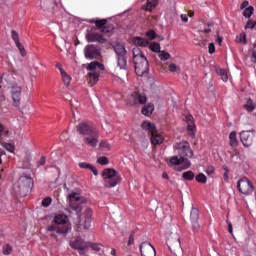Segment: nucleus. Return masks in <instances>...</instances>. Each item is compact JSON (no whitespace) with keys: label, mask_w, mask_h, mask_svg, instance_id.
<instances>
[{"label":"nucleus","mask_w":256,"mask_h":256,"mask_svg":"<svg viewBox=\"0 0 256 256\" xmlns=\"http://www.w3.org/2000/svg\"><path fill=\"white\" fill-rule=\"evenodd\" d=\"M90 171H92L93 175H95V176L99 175V172H97V169H95L94 166H92V168H90Z\"/></svg>","instance_id":"63"},{"label":"nucleus","mask_w":256,"mask_h":256,"mask_svg":"<svg viewBox=\"0 0 256 256\" xmlns=\"http://www.w3.org/2000/svg\"><path fill=\"white\" fill-rule=\"evenodd\" d=\"M102 33H104V35H107V33H109V28H107V27H104V28H102Z\"/></svg>","instance_id":"64"},{"label":"nucleus","mask_w":256,"mask_h":256,"mask_svg":"<svg viewBox=\"0 0 256 256\" xmlns=\"http://www.w3.org/2000/svg\"><path fill=\"white\" fill-rule=\"evenodd\" d=\"M87 69L89 70V82L92 85H95V83L99 81L101 71H105V66L97 61H94L87 66Z\"/></svg>","instance_id":"7"},{"label":"nucleus","mask_w":256,"mask_h":256,"mask_svg":"<svg viewBox=\"0 0 256 256\" xmlns=\"http://www.w3.org/2000/svg\"><path fill=\"white\" fill-rule=\"evenodd\" d=\"M99 146L103 149H111V144L107 141H101Z\"/></svg>","instance_id":"47"},{"label":"nucleus","mask_w":256,"mask_h":256,"mask_svg":"<svg viewBox=\"0 0 256 256\" xmlns=\"http://www.w3.org/2000/svg\"><path fill=\"white\" fill-rule=\"evenodd\" d=\"M97 163H99V165H108L109 159L105 156H102L98 158Z\"/></svg>","instance_id":"40"},{"label":"nucleus","mask_w":256,"mask_h":256,"mask_svg":"<svg viewBox=\"0 0 256 256\" xmlns=\"http://www.w3.org/2000/svg\"><path fill=\"white\" fill-rule=\"evenodd\" d=\"M251 61H252V63H256V50L252 51Z\"/></svg>","instance_id":"58"},{"label":"nucleus","mask_w":256,"mask_h":256,"mask_svg":"<svg viewBox=\"0 0 256 256\" xmlns=\"http://www.w3.org/2000/svg\"><path fill=\"white\" fill-rule=\"evenodd\" d=\"M195 179L198 183H207V176H205V174L203 173H199L198 175H196Z\"/></svg>","instance_id":"37"},{"label":"nucleus","mask_w":256,"mask_h":256,"mask_svg":"<svg viewBox=\"0 0 256 256\" xmlns=\"http://www.w3.org/2000/svg\"><path fill=\"white\" fill-rule=\"evenodd\" d=\"M208 52L210 53V55H213V53H215V44L214 43H210L208 45Z\"/></svg>","instance_id":"51"},{"label":"nucleus","mask_w":256,"mask_h":256,"mask_svg":"<svg viewBox=\"0 0 256 256\" xmlns=\"http://www.w3.org/2000/svg\"><path fill=\"white\" fill-rule=\"evenodd\" d=\"M240 141L244 147H251V145H253V135L251 131H242L240 133Z\"/></svg>","instance_id":"17"},{"label":"nucleus","mask_w":256,"mask_h":256,"mask_svg":"<svg viewBox=\"0 0 256 256\" xmlns=\"http://www.w3.org/2000/svg\"><path fill=\"white\" fill-rule=\"evenodd\" d=\"M247 7H249V1H244V2L240 5V9H247Z\"/></svg>","instance_id":"57"},{"label":"nucleus","mask_w":256,"mask_h":256,"mask_svg":"<svg viewBox=\"0 0 256 256\" xmlns=\"http://www.w3.org/2000/svg\"><path fill=\"white\" fill-rule=\"evenodd\" d=\"M237 187L239 193L246 196L253 195V192L255 191V186H253V183L245 177L237 182Z\"/></svg>","instance_id":"8"},{"label":"nucleus","mask_w":256,"mask_h":256,"mask_svg":"<svg viewBox=\"0 0 256 256\" xmlns=\"http://www.w3.org/2000/svg\"><path fill=\"white\" fill-rule=\"evenodd\" d=\"M78 133L83 136V141L88 147H97L99 144V131L91 123L82 122L76 127Z\"/></svg>","instance_id":"2"},{"label":"nucleus","mask_w":256,"mask_h":256,"mask_svg":"<svg viewBox=\"0 0 256 256\" xmlns=\"http://www.w3.org/2000/svg\"><path fill=\"white\" fill-rule=\"evenodd\" d=\"M239 41H240V43H243L244 45H247V35L240 34Z\"/></svg>","instance_id":"50"},{"label":"nucleus","mask_w":256,"mask_h":256,"mask_svg":"<svg viewBox=\"0 0 256 256\" xmlns=\"http://www.w3.org/2000/svg\"><path fill=\"white\" fill-rule=\"evenodd\" d=\"M88 43H107V39L99 32H90L86 35Z\"/></svg>","instance_id":"16"},{"label":"nucleus","mask_w":256,"mask_h":256,"mask_svg":"<svg viewBox=\"0 0 256 256\" xmlns=\"http://www.w3.org/2000/svg\"><path fill=\"white\" fill-rule=\"evenodd\" d=\"M70 247L78 251L80 255H85V252L89 249V243L85 242L83 238L77 237L75 240L70 242Z\"/></svg>","instance_id":"11"},{"label":"nucleus","mask_w":256,"mask_h":256,"mask_svg":"<svg viewBox=\"0 0 256 256\" xmlns=\"http://www.w3.org/2000/svg\"><path fill=\"white\" fill-rule=\"evenodd\" d=\"M132 55L135 73L138 77H143V75L149 72V61L147 57H145V54H143V51L139 47L132 49Z\"/></svg>","instance_id":"4"},{"label":"nucleus","mask_w":256,"mask_h":256,"mask_svg":"<svg viewBox=\"0 0 256 256\" xmlns=\"http://www.w3.org/2000/svg\"><path fill=\"white\" fill-rule=\"evenodd\" d=\"M13 137H15V133L0 124V139H13Z\"/></svg>","instance_id":"21"},{"label":"nucleus","mask_w":256,"mask_h":256,"mask_svg":"<svg viewBox=\"0 0 256 256\" xmlns=\"http://www.w3.org/2000/svg\"><path fill=\"white\" fill-rule=\"evenodd\" d=\"M211 27H213V23H208V28L204 29V33H211Z\"/></svg>","instance_id":"59"},{"label":"nucleus","mask_w":256,"mask_h":256,"mask_svg":"<svg viewBox=\"0 0 256 256\" xmlns=\"http://www.w3.org/2000/svg\"><path fill=\"white\" fill-rule=\"evenodd\" d=\"M157 0H147L146 5L142 6V9L144 11H153V9H155V7H157Z\"/></svg>","instance_id":"26"},{"label":"nucleus","mask_w":256,"mask_h":256,"mask_svg":"<svg viewBox=\"0 0 256 256\" xmlns=\"http://www.w3.org/2000/svg\"><path fill=\"white\" fill-rule=\"evenodd\" d=\"M33 188V179L30 176H21L17 185L14 186L16 195L25 197L29 191Z\"/></svg>","instance_id":"6"},{"label":"nucleus","mask_w":256,"mask_h":256,"mask_svg":"<svg viewBox=\"0 0 256 256\" xmlns=\"http://www.w3.org/2000/svg\"><path fill=\"white\" fill-rule=\"evenodd\" d=\"M154 111H155V105L148 103L145 106H143L142 115H145L146 117H151Z\"/></svg>","instance_id":"24"},{"label":"nucleus","mask_w":256,"mask_h":256,"mask_svg":"<svg viewBox=\"0 0 256 256\" xmlns=\"http://www.w3.org/2000/svg\"><path fill=\"white\" fill-rule=\"evenodd\" d=\"M11 37L12 40L14 41L15 45H20L21 42L19 41V33H17V31L12 30L11 31Z\"/></svg>","instance_id":"38"},{"label":"nucleus","mask_w":256,"mask_h":256,"mask_svg":"<svg viewBox=\"0 0 256 256\" xmlns=\"http://www.w3.org/2000/svg\"><path fill=\"white\" fill-rule=\"evenodd\" d=\"M159 59L160 61H169L171 59V54L165 51H160L159 52Z\"/></svg>","instance_id":"35"},{"label":"nucleus","mask_w":256,"mask_h":256,"mask_svg":"<svg viewBox=\"0 0 256 256\" xmlns=\"http://www.w3.org/2000/svg\"><path fill=\"white\" fill-rule=\"evenodd\" d=\"M169 70L171 71V73H177V71L179 70V67H177V65L175 64H170Z\"/></svg>","instance_id":"52"},{"label":"nucleus","mask_w":256,"mask_h":256,"mask_svg":"<svg viewBox=\"0 0 256 256\" xmlns=\"http://www.w3.org/2000/svg\"><path fill=\"white\" fill-rule=\"evenodd\" d=\"M166 244L170 251H178L181 249V238L179 234L175 233L170 235L166 240Z\"/></svg>","instance_id":"13"},{"label":"nucleus","mask_w":256,"mask_h":256,"mask_svg":"<svg viewBox=\"0 0 256 256\" xmlns=\"http://www.w3.org/2000/svg\"><path fill=\"white\" fill-rule=\"evenodd\" d=\"M93 216V211L87 208L81 215L78 224L79 229H89L91 227V217Z\"/></svg>","instance_id":"10"},{"label":"nucleus","mask_w":256,"mask_h":256,"mask_svg":"<svg viewBox=\"0 0 256 256\" xmlns=\"http://www.w3.org/2000/svg\"><path fill=\"white\" fill-rule=\"evenodd\" d=\"M164 139L163 136H161V134H153L151 137V143L152 145H161V143H163Z\"/></svg>","instance_id":"28"},{"label":"nucleus","mask_w":256,"mask_h":256,"mask_svg":"<svg viewBox=\"0 0 256 256\" xmlns=\"http://www.w3.org/2000/svg\"><path fill=\"white\" fill-rule=\"evenodd\" d=\"M61 77L65 87H69V85H71L72 80L71 75L67 74V72H62Z\"/></svg>","instance_id":"30"},{"label":"nucleus","mask_w":256,"mask_h":256,"mask_svg":"<svg viewBox=\"0 0 256 256\" xmlns=\"http://www.w3.org/2000/svg\"><path fill=\"white\" fill-rule=\"evenodd\" d=\"M141 127L144 131H149L151 135H155L157 133V127H155V123H151L149 121H144L141 124Z\"/></svg>","instance_id":"23"},{"label":"nucleus","mask_w":256,"mask_h":256,"mask_svg":"<svg viewBox=\"0 0 256 256\" xmlns=\"http://www.w3.org/2000/svg\"><path fill=\"white\" fill-rule=\"evenodd\" d=\"M80 169H93V165L87 163V162H80L79 163Z\"/></svg>","instance_id":"42"},{"label":"nucleus","mask_w":256,"mask_h":256,"mask_svg":"<svg viewBox=\"0 0 256 256\" xmlns=\"http://www.w3.org/2000/svg\"><path fill=\"white\" fill-rule=\"evenodd\" d=\"M256 21L248 20L245 29H255Z\"/></svg>","instance_id":"44"},{"label":"nucleus","mask_w":256,"mask_h":256,"mask_svg":"<svg viewBox=\"0 0 256 256\" xmlns=\"http://www.w3.org/2000/svg\"><path fill=\"white\" fill-rule=\"evenodd\" d=\"M128 103L132 107H136L137 105H145L147 103V96H145V94L133 92L128 98Z\"/></svg>","instance_id":"12"},{"label":"nucleus","mask_w":256,"mask_h":256,"mask_svg":"<svg viewBox=\"0 0 256 256\" xmlns=\"http://www.w3.org/2000/svg\"><path fill=\"white\" fill-rule=\"evenodd\" d=\"M191 222L199 221V210L197 208H192L190 212Z\"/></svg>","instance_id":"34"},{"label":"nucleus","mask_w":256,"mask_h":256,"mask_svg":"<svg viewBox=\"0 0 256 256\" xmlns=\"http://www.w3.org/2000/svg\"><path fill=\"white\" fill-rule=\"evenodd\" d=\"M187 123V132L190 137H195V131L197 127L195 126V122L193 121V116L186 115L185 117Z\"/></svg>","instance_id":"18"},{"label":"nucleus","mask_w":256,"mask_h":256,"mask_svg":"<svg viewBox=\"0 0 256 256\" xmlns=\"http://www.w3.org/2000/svg\"><path fill=\"white\" fill-rule=\"evenodd\" d=\"M133 243H135V237H133V235H130L129 240L127 242L128 247L133 245Z\"/></svg>","instance_id":"55"},{"label":"nucleus","mask_w":256,"mask_h":256,"mask_svg":"<svg viewBox=\"0 0 256 256\" xmlns=\"http://www.w3.org/2000/svg\"><path fill=\"white\" fill-rule=\"evenodd\" d=\"M53 203V199L51 197H46L42 200V207H49Z\"/></svg>","instance_id":"39"},{"label":"nucleus","mask_w":256,"mask_h":256,"mask_svg":"<svg viewBox=\"0 0 256 256\" xmlns=\"http://www.w3.org/2000/svg\"><path fill=\"white\" fill-rule=\"evenodd\" d=\"M91 248L93 249V251H96L97 253H99V251H101V245H99V244H92Z\"/></svg>","instance_id":"53"},{"label":"nucleus","mask_w":256,"mask_h":256,"mask_svg":"<svg viewBox=\"0 0 256 256\" xmlns=\"http://www.w3.org/2000/svg\"><path fill=\"white\" fill-rule=\"evenodd\" d=\"M150 51H153V53H160L161 52V44L157 42L149 43L148 45Z\"/></svg>","instance_id":"33"},{"label":"nucleus","mask_w":256,"mask_h":256,"mask_svg":"<svg viewBox=\"0 0 256 256\" xmlns=\"http://www.w3.org/2000/svg\"><path fill=\"white\" fill-rule=\"evenodd\" d=\"M228 231L229 233H233V224H231V222H228Z\"/></svg>","instance_id":"62"},{"label":"nucleus","mask_w":256,"mask_h":256,"mask_svg":"<svg viewBox=\"0 0 256 256\" xmlns=\"http://www.w3.org/2000/svg\"><path fill=\"white\" fill-rule=\"evenodd\" d=\"M253 11H255V9L253 8V6H248L244 12L243 15L246 17V19H250L251 15H253Z\"/></svg>","instance_id":"36"},{"label":"nucleus","mask_w":256,"mask_h":256,"mask_svg":"<svg viewBox=\"0 0 256 256\" xmlns=\"http://www.w3.org/2000/svg\"><path fill=\"white\" fill-rule=\"evenodd\" d=\"M21 91L23 89L19 85H13L11 88V95L14 103H19L21 101Z\"/></svg>","instance_id":"19"},{"label":"nucleus","mask_w":256,"mask_h":256,"mask_svg":"<svg viewBox=\"0 0 256 256\" xmlns=\"http://www.w3.org/2000/svg\"><path fill=\"white\" fill-rule=\"evenodd\" d=\"M56 67H57V69H59L61 75L63 74V72H65V70L63 69V66L61 64H57Z\"/></svg>","instance_id":"61"},{"label":"nucleus","mask_w":256,"mask_h":256,"mask_svg":"<svg viewBox=\"0 0 256 256\" xmlns=\"http://www.w3.org/2000/svg\"><path fill=\"white\" fill-rule=\"evenodd\" d=\"M4 149L10 153H13V151H15V146L13 144L6 143L4 144Z\"/></svg>","instance_id":"45"},{"label":"nucleus","mask_w":256,"mask_h":256,"mask_svg":"<svg viewBox=\"0 0 256 256\" xmlns=\"http://www.w3.org/2000/svg\"><path fill=\"white\" fill-rule=\"evenodd\" d=\"M200 227H201V226L199 225V222H198V221L192 222V229H193L194 233H197V232L199 231V228H200Z\"/></svg>","instance_id":"48"},{"label":"nucleus","mask_w":256,"mask_h":256,"mask_svg":"<svg viewBox=\"0 0 256 256\" xmlns=\"http://www.w3.org/2000/svg\"><path fill=\"white\" fill-rule=\"evenodd\" d=\"M216 73H217V75H219L221 77V79H222V81H224V83H227V81H229V74H227V70L217 67Z\"/></svg>","instance_id":"25"},{"label":"nucleus","mask_w":256,"mask_h":256,"mask_svg":"<svg viewBox=\"0 0 256 256\" xmlns=\"http://www.w3.org/2000/svg\"><path fill=\"white\" fill-rule=\"evenodd\" d=\"M229 140H230V147H237L239 145V141L237 140V132L233 131L229 135Z\"/></svg>","instance_id":"29"},{"label":"nucleus","mask_w":256,"mask_h":256,"mask_svg":"<svg viewBox=\"0 0 256 256\" xmlns=\"http://www.w3.org/2000/svg\"><path fill=\"white\" fill-rule=\"evenodd\" d=\"M256 103L252 99H247L246 103L244 104V109L249 113L255 111Z\"/></svg>","instance_id":"27"},{"label":"nucleus","mask_w":256,"mask_h":256,"mask_svg":"<svg viewBox=\"0 0 256 256\" xmlns=\"http://www.w3.org/2000/svg\"><path fill=\"white\" fill-rule=\"evenodd\" d=\"M173 150L178 156H172L169 159V165L171 167L182 165L178 168V171H185V169H189V167H191V161H189V159L193 157L191 145L187 141L176 142L173 145Z\"/></svg>","instance_id":"1"},{"label":"nucleus","mask_w":256,"mask_h":256,"mask_svg":"<svg viewBox=\"0 0 256 256\" xmlns=\"http://www.w3.org/2000/svg\"><path fill=\"white\" fill-rule=\"evenodd\" d=\"M69 199L70 207L76 212L81 211V205H83V203H87V199L82 197L81 194L75 192L69 195Z\"/></svg>","instance_id":"9"},{"label":"nucleus","mask_w":256,"mask_h":256,"mask_svg":"<svg viewBox=\"0 0 256 256\" xmlns=\"http://www.w3.org/2000/svg\"><path fill=\"white\" fill-rule=\"evenodd\" d=\"M95 25H96V27H103V26L107 25V20H105V19L96 20Z\"/></svg>","instance_id":"46"},{"label":"nucleus","mask_w":256,"mask_h":256,"mask_svg":"<svg viewBox=\"0 0 256 256\" xmlns=\"http://www.w3.org/2000/svg\"><path fill=\"white\" fill-rule=\"evenodd\" d=\"M118 67H120V69H127V58L125 56H118Z\"/></svg>","instance_id":"32"},{"label":"nucleus","mask_w":256,"mask_h":256,"mask_svg":"<svg viewBox=\"0 0 256 256\" xmlns=\"http://www.w3.org/2000/svg\"><path fill=\"white\" fill-rule=\"evenodd\" d=\"M53 222L55 225H50L47 227V231L51 233V237H57L55 233L59 235H67L71 231V223H69V218L65 214H57L54 217Z\"/></svg>","instance_id":"3"},{"label":"nucleus","mask_w":256,"mask_h":256,"mask_svg":"<svg viewBox=\"0 0 256 256\" xmlns=\"http://www.w3.org/2000/svg\"><path fill=\"white\" fill-rule=\"evenodd\" d=\"M102 178L105 187L112 188L117 187L121 183V174L111 168H106L102 172Z\"/></svg>","instance_id":"5"},{"label":"nucleus","mask_w":256,"mask_h":256,"mask_svg":"<svg viewBox=\"0 0 256 256\" xmlns=\"http://www.w3.org/2000/svg\"><path fill=\"white\" fill-rule=\"evenodd\" d=\"M140 253L141 256H156L157 252L155 251V247L151 245L149 242H143L140 244Z\"/></svg>","instance_id":"15"},{"label":"nucleus","mask_w":256,"mask_h":256,"mask_svg":"<svg viewBox=\"0 0 256 256\" xmlns=\"http://www.w3.org/2000/svg\"><path fill=\"white\" fill-rule=\"evenodd\" d=\"M205 173L208 174V175H213L215 173V168L213 166H208L205 169Z\"/></svg>","instance_id":"49"},{"label":"nucleus","mask_w":256,"mask_h":256,"mask_svg":"<svg viewBox=\"0 0 256 256\" xmlns=\"http://www.w3.org/2000/svg\"><path fill=\"white\" fill-rule=\"evenodd\" d=\"M132 43L136 47H149V40L143 37L135 36L132 38Z\"/></svg>","instance_id":"20"},{"label":"nucleus","mask_w":256,"mask_h":256,"mask_svg":"<svg viewBox=\"0 0 256 256\" xmlns=\"http://www.w3.org/2000/svg\"><path fill=\"white\" fill-rule=\"evenodd\" d=\"M181 20L183 21V23H187L189 21V18H187V15L182 14L181 15Z\"/></svg>","instance_id":"60"},{"label":"nucleus","mask_w":256,"mask_h":256,"mask_svg":"<svg viewBox=\"0 0 256 256\" xmlns=\"http://www.w3.org/2000/svg\"><path fill=\"white\" fill-rule=\"evenodd\" d=\"M16 47H18V50L22 57H25V55H27V52L25 51V47H23V44H17Z\"/></svg>","instance_id":"43"},{"label":"nucleus","mask_w":256,"mask_h":256,"mask_svg":"<svg viewBox=\"0 0 256 256\" xmlns=\"http://www.w3.org/2000/svg\"><path fill=\"white\" fill-rule=\"evenodd\" d=\"M156 33H155V31H153V30H149L148 32H146V37H148V41H153V39H155V37H156Z\"/></svg>","instance_id":"41"},{"label":"nucleus","mask_w":256,"mask_h":256,"mask_svg":"<svg viewBox=\"0 0 256 256\" xmlns=\"http://www.w3.org/2000/svg\"><path fill=\"white\" fill-rule=\"evenodd\" d=\"M184 181H193L195 179V173L191 170H188L182 174Z\"/></svg>","instance_id":"31"},{"label":"nucleus","mask_w":256,"mask_h":256,"mask_svg":"<svg viewBox=\"0 0 256 256\" xmlns=\"http://www.w3.org/2000/svg\"><path fill=\"white\" fill-rule=\"evenodd\" d=\"M45 162H46L45 156H42L40 158V160L38 161V166L39 167L43 166L45 164Z\"/></svg>","instance_id":"56"},{"label":"nucleus","mask_w":256,"mask_h":256,"mask_svg":"<svg viewBox=\"0 0 256 256\" xmlns=\"http://www.w3.org/2000/svg\"><path fill=\"white\" fill-rule=\"evenodd\" d=\"M113 49H114L117 57H123V56L127 55V50L125 49V44H123V43L114 44Z\"/></svg>","instance_id":"22"},{"label":"nucleus","mask_w":256,"mask_h":256,"mask_svg":"<svg viewBox=\"0 0 256 256\" xmlns=\"http://www.w3.org/2000/svg\"><path fill=\"white\" fill-rule=\"evenodd\" d=\"M3 253H4L5 255H9V254L11 253V246L6 245V246L4 247V249H3Z\"/></svg>","instance_id":"54"},{"label":"nucleus","mask_w":256,"mask_h":256,"mask_svg":"<svg viewBox=\"0 0 256 256\" xmlns=\"http://www.w3.org/2000/svg\"><path fill=\"white\" fill-rule=\"evenodd\" d=\"M84 55L87 59H97L98 57H101V49L93 44L87 45L84 48Z\"/></svg>","instance_id":"14"}]
</instances>
